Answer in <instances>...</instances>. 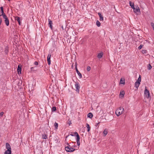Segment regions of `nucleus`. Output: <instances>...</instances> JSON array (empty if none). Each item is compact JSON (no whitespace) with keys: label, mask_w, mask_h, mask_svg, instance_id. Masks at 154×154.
<instances>
[{"label":"nucleus","mask_w":154,"mask_h":154,"mask_svg":"<svg viewBox=\"0 0 154 154\" xmlns=\"http://www.w3.org/2000/svg\"><path fill=\"white\" fill-rule=\"evenodd\" d=\"M3 18L5 19V22L7 26H8L9 25V20L7 16H4Z\"/></svg>","instance_id":"nucleus-7"},{"label":"nucleus","mask_w":154,"mask_h":154,"mask_svg":"<svg viewBox=\"0 0 154 154\" xmlns=\"http://www.w3.org/2000/svg\"><path fill=\"white\" fill-rule=\"evenodd\" d=\"M143 45H140V46L138 47L139 50H140L143 47Z\"/></svg>","instance_id":"nucleus-32"},{"label":"nucleus","mask_w":154,"mask_h":154,"mask_svg":"<svg viewBox=\"0 0 154 154\" xmlns=\"http://www.w3.org/2000/svg\"><path fill=\"white\" fill-rule=\"evenodd\" d=\"M17 71L19 74L21 73V67L19 65L18 66Z\"/></svg>","instance_id":"nucleus-13"},{"label":"nucleus","mask_w":154,"mask_h":154,"mask_svg":"<svg viewBox=\"0 0 154 154\" xmlns=\"http://www.w3.org/2000/svg\"><path fill=\"white\" fill-rule=\"evenodd\" d=\"M2 18H0V25H1V24L2 23Z\"/></svg>","instance_id":"nucleus-40"},{"label":"nucleus","mask_w":154,"mask_h":154,"mask_svg":"<svg viewBox=\"0 0 154 154\" xmlns=\"http://www.w3.org/2000/svg\"><path fill=\"white\" fill-rule=\"evenodd\" d=\"M20 17H15V20H17L18 22L20 25Z\"/></svg>","instance_id":"nucleus-16"},{"label":"nucleus","mask_w":154,"mask_h":154,"mask_svg":"<svg viewBox=\"0 0 154 154\" xmlns=\"http://www.w3.org/2000/svg\"><path fill=\"white\" fill-rule=\"evenodd\" d=\"M86 127L87 128V131L88 132H89L90 131V127L89 125L88 124H86Z\"/></svg>","instance_id":"nucleus-24"},{"label":"nucleus","mask_w":154,"mask_h":154,"mask_svg":"<svg viewBox=\"0 0 154 154\" xmlns=\"http://www.w3.org/2000/svg\"><path fill=\"white\" fill-rule=\"evenodd\" d=\"M6 147L7 150H11V147L9 144L8 143H6Z\"/></svg>","instance_id":"nucleus-11"},{"label":"nucleus","mask_w":154,"mask_h":154,"mask_svg":"<svg viewBox=\"0 0 154 154\" xmlns=\"http://www.w3.org/2000/svg\"><path fill=\"white\" fill-rule=\"evenodd\" d=\"M147 67L148 69L150 70L152 68V66L150 64H149L147 66Z\"/></svg>","instance_id":"nucleus-26"},{"label":"nucleus","mask_w":154,"mask_h":154,"mask_svg":"<svg viewBox=\"0 0 154 154\" xmlns=\"http://www.w3.org/2000/svg\"><path fill=\"white\" fill-rule=\"evenodd\" d=\"M4 113L3 112H1L0 113V116H2L3 115Z\"/></svg>","instance_id":"nucleus-37"},{"label":"nucleus","mask_w":154,"mask_h":154,"mask_svg":"<svg viewBox=\"0 0 154 154\" xmlns=\"http://www.w3.org/2000/svg\"><path fill=\"white\" fill-rule=\"evenodd\" d=\"M141 81V76L140 75H139V78H138V79L136 81V82L138 83H140Z\"/></svg>","instance_id":"nucleus-20"},{"label":"nucleus","mask_w":154,"mask_h":154,"mask_svg":"<svg viewBox=\"0 0 154 154\" xmlns=\"http://www.w3.org/2000/svg\"><path fill=\"white\" fill-rule=\"evenodd\" d=\"M75 69L77 73L79 76V78H81L82 77V75L80 72L79 71L76 66L75 67Z\"/></svg>","instance_id":"nucleus-9"},{"label":"nucleus","mask_w":154,"mask_h":154,"mask_svg":"<svg viewBox=\"0 0 154 154\" xmlns=\"http://www.w3.org/2000/svg\"><path fill=\"white\" fill-rule=\"evenodd\" d=\"M100 123V122H98L97 123V125H98Z\"/></svg>","instance_id":"nucleus-42"},{"label":"nucleus","mask_w":154,"mask_h":154,"mask_svg":"<svg viewBox=\"0 0 154 154\" xmlns=\"http://www.w3.org/2000/svg\"><path fill=\"white\" fill-rule=\"evenodd\" d=\"M34 64L35 65H38V63L37 62V61H35V62L34 63Z\"/></svg>","instance_id":"nucleus-39"},{"label":"nucleus","mask_w":154,"mask_h":154,"mask_svg":"<svg viewBox=\"0 0 154 154\" xmlns=\"http://www.w3.org/2000/svg\"><path fill=\"white\" fill-rule=\"evenodd\" d=\"M142 53L143 54H146L147 53V51L145 50H142Z\"/></svg>","instance_id":"nucleus-29"},{"label":"nucleus","mask_w":154,"mask_h":154,"mask_svg":"<svg viewBox=\"0 0 154 154\" xmlns=\"http://www.w3.org/2000/svg\"><path fill=\"white\" fill-rule=\"evenodd\" d=\"M103 136L104 137H105L108 133V131L107 129L106 128H105L103 132Z\"/></svg>","instance_id":"nucleus-12"},{"label":"nucleus","mask_w":154,"mask_h":154,"mask_svg":"<svg viewBox=\"0 0 154 154\" xmlns=\"http://www.w3.org/2000/svg\"><path fill=\"white\" fill-rule=\"evenodd\" d=\"M56 110V107L55 106H54L52 107V111H55Z\"/></svg>","instance_id":"nucleus-31"},{"label":"nucleus","mask_w":154,"mask_h":154,"mask_svg":"<svg viewBox=\"0 0 154 154\" xmlns=\"http://www.w3.org/2000/svg\"><path fill=\"white\" fill-rule=\"evenodd\" d=\"M42 138L43 139H46L47 138V136L45 134H42Z\"/></svg>","instance_id":"nucleus-22"},{"label":"nucleus","mask_w":154,"mask_h":154,"mask_svg":"<svg viewBox=\"0 0 154 154\" xmlns=\"http://www.w3.org/2000/svg\"><path fill=\"white\" fill-rule=\"evenodd\" d=\"M133 9L134 10V12L136 14H137L138 12L139 13H140V9L139 7L137 6L136 8H134Z\"/></svg>","instance_id":"nucleus-6"},{"label":"nucleus","mask_w":154,"mask_h":154,"mask_svg":"<svg viewBox=\"0 0 154 154\" xmlns=\"http://www.w3.org/2000/svg\"><path fill=\"white\" fill-rule=\"evenodd\" d=\"M151 25L152 27L154 30V23H151Z\"/></svg>","instance_id":"nucleus-35"},{"label":"nucleus","mask_w":154,"mask_h":154,"mask_svg":"<svg viewBox=\"0 0 154 154\" xmlns=\"http://www.w3.org/2000/svg\"><path fill=\"white\" fill-rule=\"evenodd\" d=\"M11 150H6L4 152V154H11Z\"/></svg>","instance_id":"nucleus-17"},{"label":"nucleus","mask_w":154,"mask_h":154,"mask_svg":"<svg viewBox=\"0 0 154 154\" xmlns=\"http://www.w3.org/2000/svg\"><path fill=\"white\" fill-rule=\"evenodd\" d=\"M8 52V48L7 47L6 48L5 50V52L6 54H7Z\"/></svg>","instance_id":"nucleus-30"},{"label":"nucleus","mask_w":154,"mask_h":154,"mask_svg":"<svg viewBox=\"0 0 154 154\" xmlns=\"http://www.w3.org/2000/svg\"><path fill=\"white\" fill-rule=\"evenodd\" d=\"M54 126L55 128V129H57L58 126V124L57 122H55L54 124Z\"/></svg>","instance_id":"nucleus-28"},{"label":"nucleus","mask_w":154,"mask_h":154,"mask_svg":"<svg viewBox=\"0 0 154 154\" xmlns=\"http://www.w3.org/2000/svg\"><path fill=\"white\" fill-rule=\"evenodd\" d=\"M87 116L88 118L91 119L93 117V115L91 112H90L88 114Z\"/></svg>","instance_id":"nucleus-21"},{"label":"nucleus","mask_w":154,"mask_h":154,"mask_svg":"<svg viewBox=\"0 0 154 154\" xmlns=\"http://www.w3.org/2000/svg\"><path fill=\"white\" fill-rule=\"evenodd\" d=\"M67 123L69 124V125H70L72 124L71 121L68 120Z\"/></svg>","instance_id":"nucleus-34"},{"label":"nucleus","mask_w":154,"mask_h":154,"mask_svg":"<svg viewBox=\"0 0 154 154\" xmlns=\"http://www.w3.org/2000/svg\"><path fill=\"white\" fill-rule=\"evenodd\" d=\"M91 69V68L90 66H88L87 68V70L88 71H89Z\"/></svg>","instance_id":"nucleus-33"},{"label":"nucleus","mask_w":154,"mask_h":154,"mask_svg":"<svg viewBox=\"0 0 154 154\" xmlns=\"http://www.w3.org/2000/svg\"><path fill=\"white\" fill-rule=\"evenodd\" d=\"M124 112V109L123 107H120L116 110V114L117 116H119Z\"/></svg>","instance_id":"nucleus-1"},{"label":"nucleus","mask_w":154,"mask_h":154,"mask_svg":"<svg viewBox=\"0 0 154 154\" xmlns=\"http://www.w3.org/2000/svg\"><path fill=\"white\" fill-rule=\"evenodd\" d=\"M146 88V86L145 87L144 94L146 98H148L150 97V93L149 91Z\"/></svg>","instance_id":"nucleus-4"},{"label":"nucleus","mask_w":154,"mask_h":154,"mask_svg":"<svg viewBox=\"0 0 154 154\" xmlns=\"http://www.w3.org/2000/svg\"><path fill=\"white\" fill-rule=\"evenodd\" d=\"M129 4L131 6V7L133 9L134 8V4L133 3H132L131 1L129 2Z\"/></svg>","instance_id":"nucleus-19"},{"label":"nucleus","mask_w":154,"mask_h":154,"mask_svg":"<svg viewBox=\"0 0 154 154\" xmlns=\"http://www.w3.org/2000/svg\"><path fill=\"white\" fill-rule=\"evenodd\" d=\"M75 86L76 88L75 91L78 93H79L80 87L79 84L78 82H75Z\"/></svg>","instance_id":"nucleus-5"},{"label":"nucleus","mask_w":154,"mask_h":154,"mask_svg":"<svg viewBox=\"0 0 154 154\" xmlns=\"http://www.w3.org/2000/svg\"><path fill=\"white\" fill-rule=\"evenodd\" d=\"M2 15L3 16V17H4V16H6L5 14L4 11H3V12H2Z\"/></svg>","instance_id":"nucleus-36"},{"label":"nucleus","mask_w":154,"mask_h":154,"mask_svg":"<svg viewBox=\"0 0 154 154\" xmlns=\"http://www.w3.org/2000/svg\"><path fill=\"white\" fill-rule=\"evenodd\" d=\"M103 56V53L102 52H101V53H99L97 55V57L99 58H101Z\"/></svg>","instance_id":"nucleus-18"},{"label":"nucleus","mask_w":154,"mask_h":154,"mask_svg":"<svg viewBox=\"0 0 154 154\" xmlns=\"http://www.w3.org/2000/svg\"><path fill=\"white\" fill-rule=\"evenodd\" d=\"M72 136H73L74 135L76 136V140L77 145L79 146L80 145V136L77 132H75L74 133V135H71Z\"/></svg>","instance_id":"nucleus-2"},{"label":"nucleus","mask_w":154,"mask_h":154,"mask_svg":"<svg viewBox=\"0 0 154 154\" xmlns=\"http://www.w3.org/2000/svg\"><path fill=\"white\" fill-rule=\"evenodd\" d=\"M96 25L98 27H99L100 26V22L98 21L97 20L96 21Z\"/></svg>","instance_id":"nucleus-27"},{"label":"nucleus","mask_w":154,"mask_h":154,"mask_svg":"<svg viewBox=\"0 0 154 154\" xmlns=\"http://www.w3.org/2000/svg\"><path fill=\"white\" fill-rule=\"evenodd\" d=\"M140 84V83H138L136 82L134 84V87L136 88L137 89Z\"/></svg>","instance_id":"nucleus-23"},{"label":"nucleus","mask_w":154,"mask_h":154,"mask_svg":"<svg viewBox=\"0 0 154 154\" xmlns=\"http://www.w3.org/2000/svg\"><path fill=\"white\" fill-rule=\"evenodd\" d=\"M33 69H34V67H32L31 68V70H33Z\"/></svg>","instance_id":"nucleus-41"},{"label":"nucleus","mask_w":154,"mask_h":154,"mask_svg":"<svg viewBox=\"0 0 154 154\" xmlns=\"http://www.w3.org/2000/svg\"><path fill=\"white\" fill-rule=\"evenodd\" d=\"M120 84H125V80H122V78H121L120 80Z\"/></svg>","instance_id":"nucleus-25"},{"label":"nucleus","mask_w":154,"mask_h":154,"mask_svg":"<svg viewBox=\"0 0 154 154\" xmlns=\"http://www.w3.org/2000/svg\"><path fill=\"white\" fill-rule=\"evenodd\" d=\"M67 145L68 146H66L65 147V150L67 152H72L75 150L74 149L70 147V146L68 143H67Z\"/></svg>","instance_id":"nucleus-3"},{"label":"nucleus","mask_w":154,"mask_h":154,"mask_svg":"<svg viewBox=\"0 0 154 154\" xmlns=\"http://www.w3.org/2000/svg\"><path fill=\"white\" fill-rule=\"evenodd\" d=\"M51 55L50 54H49L47 57V61L48 62V65H50L51 64Z\"/></svg>","instance_id":"nucleus-8"},{"label":"nucleus","mask_w":154,"mask_h":154,"mask_svg":"<svg viewBox=\"0 0 154 154\" xmlns=\"http://www.w3.org/2000/svg\"><path fill=\"white\" fill-rule=\"evenodd\" d=\"M98 15L99 16L100 19V21H103V16L100 13H98Z\"/></svg>","instance_id":"nucleus-14"},{"label":"nucleus","mask_w":154,"mask_h":154,"mask_svg":"<svg viewBox=\"0 0 154 154\" xmlns=\"http://www.w3.org/2000/svg\"><path fill=\"white\" fill-rule=\"evenodd\" d=\"M48 26H49L52 29V22L51 20L49 19H48Z\"/></svg>","instance_id":"nucleus-10"},{"label":"nucleus","mask_w":154,"mask_h":154,"mask_svg":"<svg viewBox=\"0 0 154 154\" xmlns=\"http://www.w3.org/2000/svg\"><path fill=\"white\" fill-rule=\"evenodd\" d=\"M125 94V92L124 91L121 90L120 93V96H121V97H123Z\"/></svg>","instance_id":"nucleus-15"},{"label":"nucleus","mask_w":154,"mask_h":154,"mask_svg":"<svg viewBox=\"0 0 154 154\" xmlns=\"http://www.w3.org/2000/svg\"><path fill=\"white\" fill-rule=\"evenodd\" d=\"M0 9H1V10L2 12H3V11H4L3 7H1Z\"/></svg>","instance_id":"nucleus-38"}]
</instances>
